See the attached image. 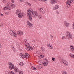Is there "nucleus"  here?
<instances>
[{
	"instance_id": "1",
	"label": "nucleus",
	"mask_w": 74,
	"mask_h": 74,
	"mask_svg": "<svg viewBox=\"0 0 74 74\" xmlns=\"http://www.w3.org/2000/svg\"><path fill=\"white\" fill-rule=\"evenodd\" d=\"M27 15H31V14H32V16L34 19L36 18V16H38V13L36 11H33V10L32 9H29L27 10ZM34 12V13H33Z\"/></svg>"
},
{
	"instance_id": "2",
	"label": "nucleus",
	"mask_w": 74,
	"mask_h": 74,
	"mask_svg": "<svg viewBox=\"0 0 74 74\" xmlns=\"http://www.w3.org/2000/svg\"><path fill=\"white\" fill-rule=\"evenodd\" d=\"M8 65L10 66H9V69L10 70H13V69H14V71L16 73H17V72H18L19 71V70L18 68L14 67V65L11 62H10L8 63Z\"/></svg>"
},
{
	"instance_id": "3",
	"label": "nucleus",
	"mask_w": 74,
	"mask_h": 74,
	"mask_svg": "<svg viewBox=\"0 0 74 74\" xmlns=\"http://www.w3.org/2000/svg\"><path fill=\"white\" fill-rule=\"evenodd\" d=\"M25 45L26 46L27 48H26V49L27 50V51H32V50H33V48L32 47V46H30L28 43H25Z\"/></svg>"
},
{
	"instance_id": "4",
	"label": "nucleus",
	"mask_w": 74,
	"mask_h": 74,
	"mask_svg": "<svg viewBox=\"0 0 74 74\" xmlns=\"http://www.w3.org/2000/svg\"><path fill=\"white\" fill-rule=\"evenodd\" d=\"M28 55H29V54L25 53H24L23 55L22 54V53H20L19 55V56L21 58L24 59V58H27V57H28Z\"/></svg>"
},
{
	"instance_id": "5",
	"label": "nucleus",
	"mask_w": 74,
	"mask_h": 74,
	"mask_svg": "<svg viewBox=\"0 0 74 74\" xmlns=\"http://www.w3.org/2000/svg\"><path fill=\"white\" fill-rule=\"evenodd\" d=\"M9 33L12 36H13L15 37H16L17 36H16V33H15L14 32L12 31V30L9 31Z\"/></svg>"
},
{
	"instance_id": "6",
	"label": "nucleus",
	"mask_w": 74,
	"mask_h": 74,
	"mask_svg": "<svg viewBox=\"0 0 74 74\" xmlns=\"http://www.w3.org/2000/svg\"><path fill=\"white\" fill-rule=\"evenodd\" d=\"M60 62H62V63L64 64L65 66H68V62L66 60H64L63 59H61L60 60Z\"/></svg>"
},
{
	"instance_id": "7",
	"label": "nucleus",
	"mask_w": 74,
	"mask_h": 74,
	"mask_svg": "<svg viewBox=\"0 0 74 74\" xmlns=\"http://www.w3.org/2000/svg\"><path fill=\"white\" fill-rule=\"evenodd\" d=\"M66 35L68 37V39L70 40L72 39V35L68 32H66Z\"/></svg>"
},
{
	"instance_id": "8",
	"label": "nucleus",
	"mask_w": 74,
	"mask_h": 74,
	"mask_svg": "<svg viewBox=\"0 0 74 74\" xmlns=\"http://www.w3.org/2000/svg\"><path fill=\"white\" fill-rule=\"evenodd\" d=\"M21 10L19 9H18L16 10L15 12V14L16 15H17L18 17H19L20 16V14H21Z\"/></svg>"
},
{
	"instance_id": "9",
	"label": "nucleus",
	"mask_w": 74,
	"mask_h": 74,
	"mask_svg": "<svg viewBox=\"0 0 74 74\" xmlns=\"http://www.w3.org/2000/svg\"><path fill=\"white\" fill-rule=\"evenodd\" d=\"M17 33L19 36H22L23 34V32L22 31H18Z\"/></svg>"
},
{
	"instance_id": "10",
	"label": "nucleus",
	"mask_w": 74,
	"mask_h": 74,
	"mask_svg": "<svg viewBox=\"0 0 74 74\" xmlns=\"http://www.w3.org/2000/svg\"><path fill=\"white\" fill-rule=\"evenodd\" d=\"M64 25L66 27H68L70 25V23H69L67 21H65L64 22Z\"/></svg>"
},
{
	"instance_id": "11",
	"label": "nucleus",
	"mask_w": 74,
	"mask_h": 74,
	"mask_svg": "<svg viewBox=\"0 0 74 74\" xmlns=\"http://www.w3.org/2000/svg\"><path fill=\"white\" fill-rule=\"evenodd\" d=\"M72 3V2H71L69 0H68L66 2V6H67L68 7H69L70 6V3Z\"/></svg>"
},
{
	"instance_id": "12",
	"label": "nucleus",
	"mask_w": 74,
	"mask_h": 74,
	"mask_svg": "<svg viewBox=\"0 0 74 74\" xmlns=\"http://www.w3.org/2000/svg\"><path fill=\"white\" fill-rule=\"evenodd\" d=\"M26 16V14H24L23 12H21V13L20 14V16H19V18H21L22 16L23 17H25Z\"/></svg>"
},
{
	"instance_id": "13",
	"label": "nucleus",
	"mask_w": 74,
	"mask_h": 74,
	"mask_svg": "<svg viewBox=\"0 0 74 74\" xmlns=\"http://www.w3.org/2000/svg\"><path fill=\"white\" fill-rule=\"evenodd\" d=\"M49 62L48 61L46 60V61L43 62L42 63L43 66H47L48 65Z\"/></svg>"
},
{
	"instance_id": "14",
	"label": "nucleus",
	"mask_w": 74,
	"mask_h": 74,
	"mask_svg": "<svg viewBox=\"0 0 74 74\" xmlns=\"http://www.w3.org/2000/svg\"><path fill=\"white\" fill-rule=\"evenodd\" d=\"M56 3V0H51L50 2L51 4H55Z\"/></svg>"
},
{
	"instance_id": "15",
	"label": "nucleus",
	"mask_w": 74,
	"mask_h": 74,
	"mask_svg": "<svg viewBox=\"0 0 74 74\" xmlns=\"http://www.w3.org/2000/svg\"><path fill=\"white\" fill-rule=\"evenodd\" d=\"M59 6L58 5H56L55 7L53 8V10H57V9H58L59 8Z\"/></svg>"
},
{
	"instance_id": "16",
	"label": "nucleus",
	"mask_w": 74,
	"mask_h": 74,
	"mask_svg": "<svg viewBox=\"0 0 74 74\" xmlns=\"http://www.w3.org/2000/svg\"><path fill=\"white\" fill-rule=\"evenodd\" d=\"M40 12L42 14H44L45 12V10L42 8H40Z\"/></svg>"
},
{
	"instance_id": "17",
	"label": "nucleus",
	"mask_w": 74,
	"mask_h": 74,
	"mask_svg": "<svg viewBox=\"0 0 74 74\" xmlns=\"http://www.w3.org/2000/svg\"><path fill=\"white\" fill-rule=\"evenodd\" d=\"M27 25H29V26H30V27H31V26H32V24H31V23H30L29 21H27Z\"/></svg>"
},
{
	"instance_id": "18",
	"label": "nucleus",
	"mask_w": 74,
	"mask_h": 74,
	"mask_svg": "<svg viewBox=\"0 0 74 74\" xmlns=\"http://www.w3.org/2000/svg\"><path fill=\"white\" fill-rule=\"evenodd\" d=\"M31 68L32 69L34 70H37V69L36 68H35L34 66H32L31 67Z\"/></svg>"
},
{
	"instance_id": "19",
	"label": "nucleus",
	"mask_w": 74,
	"mask_h": 74,
	"mask_svg": "<svg viewBox=\"0 0 74 74\" xmlns=\"http://www.w3.org/2000/svg\"><path fill=\"white\" fill-rule=\"evenodd\" d=\"M48 47L50 48V49H52V45H50V44H49L48 45Z\"/></svg>"
},
{
	"instance_id": "20",
	"label": "nucleus",
	"mask_w": 74,
	"mask_h": 74,
	"mask_svg": "<svg viewBox=\"0 0 74 74\" xmlns=\"http://www.w3.org/2000/svg\"><path fill=\"white\" fill-rule=\"evenodd\" d=\"M7 8L8 10H11V7L10 6H7Z\"/></svg>"
},
{
	"instance_id": "21",
	"label": "nucleus",
	"mask_w": 74,
	"mask_h": 74,
	"mask_svg": "<svg viewBox=\"0 0 74 74\" xmlns=\"http://www.w3.org/2000/svg\"><path fill=\"white\" fill-rule=\"evenodd\" d=\"M71 57V58H73L74 59V55L73 54H70L69 55Z\"/></svg>"
},
{
	"instance_id": "22",
	"label": "nucleus",
	"mask_w": 74,
	"mask_h": 74,
	"mask_svg": "<svg viewBox=\"0 0 74 74\" xmlns=\"http://www.w3.org/2000/svg\"><path fill=\"white\" fill-rule=\"evenodd\" d=\"M36 67L38 69H42V67H41L40 66H36Z\"/></svg>"
},
{
	"instance_id": "23",
	"label": "nucleus",
	"mask_w": 74,
	"mask_h": 74,
	"mask_svg": "<svg viewBox=\"0 0 74 74\" xmlns=\"http://www.w3.org/2000/svg\"><path fill=\"white\" fill-rule=\"evenodd\" d=\"M38 18L40 19H41L42 18V16L41 15H38Z\"/></svg>"
},
{
	"instance_id": "24",
	"label": "nucleus",
	"mask_w": 74,
	"mask_h": 74,
	"mask_svg": "<svg viewBox=\"0 0 74 74\" xmlns=\"http://www.w3.org/2000/svg\"><path fill=\"white\" fill-rule=\"evenodd\" d=\"M28 18L30 21H32V18L30 15H29V17Z\"/></svg>"
},
{
	"instance_id": "25",
	"label": "nucleus",
	"mask_w": 74,
	"mask_h": 74,
	"mask_svg": "<svg viewBox=\"0 0 74 74\" xmlns=\"http://www.w3.org/2000/svg\"><path fill=\"white\" fill-rule=\"evenodd\" d=\"M11 7L12 8H15V5H14V4H12Z\"/></svg>"
},
{
	"instance_id": "26",
	"label": "nucleus",
	"mask_w": 74,
	"mask_h": 74,
	"mask_svg": "<svg viewBox=\"0 0 74 74\" xmlns=\"http://www.w3.org/2000/svg\"><path fill=\"white\" fill-rule=\"evenodd\" d=\"M3 10H4V11H6V10H7V6L4 7L3 8Z\"/></svg>"
},
{
	"instance_id": "27",
	"label": "nucleus",
	"mask_w": 74,
	"mask_h": 74,
	"mask_svg": "<svg viewBox=\"0 0 74 74\" xmlns=\"http://www.w3.org/2000/svg\"><path fill=\"white\" fill-rule=\"evenodd\" d=\"M10 73L11 74H15V73L13 71H10Z\"/></svg>"
},
{
	"instance_id": "28",
	"label": "nucleus",
	"mask_w": 74,
	"mask_h": 74,
	"mask_svg": "<svg viewBox=\"0 0 74 74\" xmlns=\"http://www.w3.org/2000/svg\"><path fill=\"white\" fill-rule=\"evenodd\" d=\"M16 46L17 47H19V43L17 42H16Z\"/></svg>"
},
{
	"instance_id": "29",
	"label": "nucleus",
	"mask_w": 74,
	"mask_h": 74,
	"mask_svg": "<svg viewBox=\"0 0 74 74\" xmlns=\"http://www.w3.org/2000/svg\"><path fill=\"white\" fill-rule=\"evenodd\" d=\"M40 57L41 59L44 58V56L42 55H40Z\"/></svg>"
},
{
	"instance_id": "30",
	"label": "nucleus",
	"mask_w": 74,
	"mask_h": 74,
	"mask_svg": "<svg viewBox=\"0 0 74 74\" xmlns=\"http://www.w3.org/2000/svg\"><path fill=\"white\" fill-rule=\"evenodd\" d=\"M70 48H71V49H74V47H73V46L72 45H71Z\"/></svg>"
},
{
	"instance_id": "31",
	"label": "nucleus",
	"mask_w": 74,
	"mask_h": 74,
	"mask_svg": "<svg viewBox=\"0 0 74 74\" xmlns=\"http://www.w3.org/2000/svg\"><path fill=\"white\" fill-rule=\"evenodd\" d=\"M2 2L4 3H5L7 2V1L6 0H2Z\"/></svg>"
},
{
	"instance_id": "32",
	"label": "nucleus",
	"mask_w": 74,
	"mask_h": 74,
	"mask_svg": "<svg viewBox=\"0 0 74 74\" xmlns=\"http://www.w3.org/2000/svg\"><path fill=\"white\" fill-rule=\"evenodd\" d=\"M3 24L2 23H1V25H0V26L1 27H3Z\"/></svg>"
},
{
	"instance_id": "33",
	"label": "nucleus",
	"mask_w": 74,
	"mask_h": 74,
	"mask_svg": "<svg viewBox=\"0 0 74 74\" xmlns=\"http://www.w3.org/2000/svg\"><path fill=\"white\" fill-rule=\"evenodd\" d=\"M19 74H23V73H22V72L21 71H19Z\"/></svg>"
},
{
	"instance_id": "34",
	"label": "nucleus",
	"mask_w": 74,
	"mask_h": 74,
	"mask_svg": "<svg viewBox=\"0 0 74 74\" xmlns=\"http://www.w3.org/2000/svg\"><path fill=\"white\" fill-rule=\"evenodd\" d=\"M67 73L66 72V71H64L62 74H67Z\"/></svg>"
},
{
	"instance_id": "35",
	"label": "nucleus",
	"mask_w": 74,
	"mask_h": 74,
	"mask_svg": "<svg viewBox=\"0 0 74 74\" xmlns=\"http://www.w3.org/2000/svg\"><path fill=\"white\" fill-rule=\"evenodd\" d=\"M20 2H24V0H18Z\"/></svg>"
},
{
	"instance_id": "36",
	"label": "nucleus",
	"mask_w": 74,
	"mask_h": 74,
	"mask_svg": "<svg viewBox=\"0 0 74 74\" xmlns=\"http://www.w3.org/2000/svg\"><path fill=\"white\" fill-rule=\"evenodd\" d=\"M41 49L42 51H44V47H42L41 48Z\"/></svg>"
},
{
	"instance_id": "37",
	"label": "nucleus",
	"mask_w": 74,
	"mask_h": 74,
	"mask_svg": "<svg viewBox=\"0 0 74 74\" xmlns=\"http://www.w3.org/2000/svg\"><path fill=\"white\" fill-rule=\"evenodd\" d=\"M71 52H73V53H74V49H71Z\"/></svg>"
},
{
	"instance_id": "38",
	"label": "nucleus",
	"mask_w": 74,
	"mask_h": 74,
	"mask_svg": "<svg viewBox=\"0 0 74 74\" xmlns=\"http://www.w3.org/2000/svg\"><path fill=\"white\" fill-rule=\"evenodd\" d=\"M5 15H8V13L7 12H5Z\"/></svg>"
},
{
	"instance_id": "39",
	"label": "nucleus",
	"mask_w": 74,
	"mask_h": 74,
	"mask_svg": "<svg viewBox=\"0 0 74 74\" xmlns=\"http://www.w3.org/2000/svg\"><path fill=\"white\" fill-rule=\"evenodd\" d=\"M19 65L20 66H22V63H20Z\"/></svg>"
},
{
	"instance_id": "40",
	"label": "nucleus",
	"mask_w": 74,
	"mask_h": 74,
	"mask_svg": "<svg viewBox=\"0 0 74 74\" xmlns=\"http://www.w3.org/2000/svg\"><path fill=\"white\" fill-rule=\"evenodd\" d=\"M52 60H53V61H55V58L52 57Z\"/></svg>"
},
{
	"instance_id": "41",
	"label": "nucleus",
	"mask_w": 74,
	"mask_h": 74,
	"mask_svg": "<svg viewBox=\"0 0 74 74\" xmlns=\"http://www.w3.org/2000/svg\"><path fill=\"white\" fill-rule=\"evenodd\" d=\"M11 1L12 3H14V0H11Z\"/></svg>"
},
{
	"instance_id": "42",
	"label": "nucleus",
	"mask_w": 74,
	"mask_h": 74,
	"mask_svg": "<svg viewBox=\"0 0 74 74\" xmlns=\"http://www.w3.org/2000/svg\"><path fill=\"white\" fill-rule=\"evenodd\" d=\"M27 5H30V3L28 2L27 3Z\"/></svg>"
},
{
	"instance_id": "43",
	"label": "nucleus",
	"mask_w": 74,
	"mask_h": 74,
	"mask_svg": "<svg viewBox=\"0 0 74 74\" xmlns=\"http://www.w3.org/2000/svg\"><path fill=\"white\" fill-rule=\"evenodd\" d=\"M57 14H59V12L58 11H57L56 12Z\"/></svg>"
},
{
	"instance_id": "44",
	"label": "nucleus",
	"mask_w": 74,
	"mask_h": 74,
	"mask_svg": "<svg viewBox=\"0 0 74 74\" xmlns=\"http://www.w3.org/2000/svg\"><path fill=\"white\" fill-rule=\"evenodd\" d=\"M63 34L62 33H61L60 34V36H63Z\"/></svg>"
},
{
	"instance_id": "45",
	"label": "nucleus",
	"mask_w": 74,
	"mask_h": 74,
	"mask_svg": "<svg viewBox=\"0 0 74 74\" xmlns=\"http://www.w3.org/2000/svg\"><path fill=\"white\" fill-rule=\"evenodd\" d=\"M64 38V36H63L62 38H61L62 40H63V38Z\"/></svg>"
},
{
	"instance_id": "46",
	"label": "nucleus",
	"mask_w": 74,
	"mask_h": 74,
	"mask_svg": "<svg viewBox=\"0 0 74 74\" xmlns=\"http://www.w3.org/2000/svg\"><path fill=\"white\" fill-rule=\"evenodd\" d=\"M69 1H70L71 2H73V0H69Z\"/></svg>"
},
{
	"instance_id": "47",
	"label": "nucleus",
	"mask_w": 74,
	"mask_h": 74,
	"mask_svg": "<svg viewBox=\"0 0 74 74\" xmlns=\"http://www.w3.org/2000/svg\"><path fill=\"white\" fill-rule=\"evenodd\" d=\"M22 66H23V65H24V64H25L23 62H22Z\"/></svg>"
},
{
	"instance_id": "48",
	"label": "nucleus",
	"mask_w": 74,
	"mask_h": 74,
	"mask_svg": "<svg viewBox=\"0 0 74 74\" xmlns=\"http://www.w3.org/2000/svg\"><path fill=\"white\" fill-rule=\"evenodd\" d=\"M50 36H51V38H53V36H52V35H51Z\"/></svg>"
},
{
	"instance_id": "49",
	"label": "nucleus",
	"mask_w": 74,
	"mask_h": 74,
	"mask_svg": "<svg viewBox=\"0 0 74 74\" xmlns=\"http://www.w3.org/2000/svg\"><path fill=\"white\" fill-rule=\"evenodd\" d=\"M25 42H27V41L26 40H25Z\"/></svg>"
},
{
	"instance_id": "50",
	"label": "nucleus",
	"mask_w": 74,
	"mask_h": 74,
	"mask_svg": "<svg viewBox=\"0 0 74 74\" xmlns=\"http://www.w3.org/2000/svg\"><path fill=\"white\" fill-rule=\"evenodd\" d=\"M47 0H43V1H47Z\"/></svg>"
},
{
	"instance_id": "51",
	"label": "nucleus",
	"mask_w": 74,
	"mask_h": 74,
	"mask_svg": "<svg viewBox=\"0 0 74 74\" xmlns=\"http://www.w3.org/2000/svg\"><path fill=\"white\" fill-rule=\"evenodd\" d=\"M32 42H35V40H33V41H32Z\"/></svg>"
},
{
	"instance_id": "52",
	"label": "nucleus",
	"mask_w": 74,
	"mask_h": 74,
	"mask_svg": "<svg viewBox=\"0 0 74 74\" xmlns=\"http://www.w3.org/2000/svg\"><path fill=\"white\" fill-rule=\"evenodd\" d=\"M39 0V1H43V0Z\"/></svg>"
},
{
	"instance_id": "53",
	"label": "nucleus",
	"mask_w": 74,
	"mask_h": 74,
	"mask_svg": "<svg viewBox=\"0 0 74 74\" xmlns=\"http://www.w3.org/2000/svg\"><path fill=\"white\" fill-rule=\"evenodd\" d=\"M1 44L0 43V48H1Z\"/></svg>"
},
{
	"instance_id": "54",
	"label": "nucleus",
	"mask_w": 74,
	"mask_h": 74,
	"mask_svg": "<svg viewBox=\"0 0 74 74\" xmlns=\"http://www.w3.org/2000/svg\"><path fill=\"white\" fill-rule=\"evenodd\" d=\"M3 14H1V16H3Z\"/></svg>"
},
{
	"instance_id": "55",
	"label": "nucleus",
	"mask_w": 74,
	"mask_h": 74,
	"mask_svg": "<svg viewBox=\"0 0 74 74\" xmlns=\"http://www.w3.org/2000/svg\"><path fill=\"white\" fill-rule=\"evenodd\" d=\"M1 54V52L0 51V55Z\"/></svg>"
},
{
	"instance_id": "56",
	"label": "nucleus",
	"mask_w": 74,
	"mask_h": 74,
	"mask_svg": "<svg viewBox=\"0 0 74 74\" xmlns=\"http://www.w3.org/2000/svg\"><path fill=\"white\" fill-rule=\"evenodd\" d=\"M10 2H9V4H10Z\"/></svg>"
},
{
	"instance_id": "57",
	"label": "nucleus",
	"mask_w": 74,
	"mask_h": 74,
	"mask_svg": "<svg viewBox=\"0 0 74 74\" xmlns=\"http://www.w3.org/2000/svg\"><path fill=\"white\" fill-rule=\"evenodd\" d=\"M8 5H9V4H8Z\"/></svg>"
}]
</instances>
